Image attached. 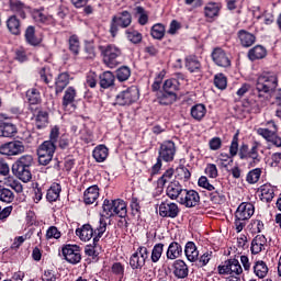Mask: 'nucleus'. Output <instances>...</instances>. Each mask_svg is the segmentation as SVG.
Instances as JSON below:
<instances>
[{
	"instance_id": "obj_1",
	"label": "nucleus",
	"mask_w": 281,
	"mask_h": 281,
	"mask_svg": "<svg viewBox=\"0 0 281 281\" xmlns=\"http://www.w3.org/2000/svg\"><path fill=\"white\" fill-rule=\"evenodd\" d=\"M278 87V76L273 72H262L256 83L258 97L262 98V93H269Z\"/></svg>"
},
{
	"instance_id": "obj_2",
	"label": "nucleus",
	"mask_w": 281,
	"mask_h": 281,
	"mask_svg": "<svg viewBox=\"0 0 281 281\" xmlns=\"http://www.w3.org/2000/svg\"><path fill=\"white\" fill-rule=\"evenodd\" d=\"M177 199L178 203L184 207H196L201 201L199 192L194 190L181 189L180 186L177 188Z\"/></svg>"
},
{
	"instance_id": "obj_3",
	"label": "nucleus",
	"mask_w": 281,
	"mask_h": 281,
	"mask_svg": "<svg viewBox=\"0 0 281 281\" xmlns=\"http://www.w3.org/2000/svg\"><path fill=\"white\" fill-rule=\"evenodd\" d=\"M102 210L103 213L99 222L100 224L94 231V234H97L98 238H102L104 232H106V223L104 222V218H111V216H115V200H104Z\"/></svg>"
},
{
	"instance_id": "obj_4",
	"label": "nucleus",
	"mask_w": 281,
	"mask_h": 281,
	"mask_svg": "<svg viewBox=\"0 0 281 281\" xmlns=\"http://www.w3.org/2000/svg\"><path fill=\"white\" fill-rule=\"evenodd\" d=\"M101 53L103 56V63L106 64L111 69L117 67V58L122 56V49L115 44H109L106 46H101Z\"/></svg>"
},
{
	"instance_id": "obj_5",
	"label": "nucleus",
	"mask_w": 281,
	"mask_h": 281,
	"mask_svg": "<svg viewBox=\"0 0 281 281\" xmlns=\"http://www.w3.org/2000/svg\"><path fill=\"white\" fill-rule=\"evenodd\" d=\"M137 100H139V89H137L135 86H132L126 90L121 91L116 95L115 102L119 104V106H128L134 102H137Z\"/></svg>"
},
{
	"instance_id": "obj_6",
	"label": "nucleus",
	"mask_w": 281,
	"mask_h": 281,
	"mask_svg": "<svg viewBox=\"0 0 281 281\" xmlns=\"http://www.w3.org/2000/svg\"><path fill=\"white\" fill-rule=\"evenodd\" d=\"M148 260V248L139 246L130 257V267L133 271H142Z\"/></svg>"
},
{
	"instance_id": "obj_7",
	"label": "nucleus",
	"mask_w": 281,
	"mask_h": 281,
	"mask_svg": "<svg viewBox=\"0 0 281 281\" xmlns=\"http://www.w3.org/2000/svg\"><path fill=\"white\" fill-rule=\"evenodd\" d=\"M54 153H56V146L52 142H44L37 148L38 162L41 166H47L54 159Z\"/></svg>"
},
{
	"instance_id": "obj_8",
	"label": "nucleus",
	"mask_w": 281,
	"mask_h": 281,
	"mask_svg": "<svg viewBox=\"0 0 281 281\" xmlns=\"http://www.w3.org/2000/svg\"><path fill=\"white\" fill-rule=\"evenodd\" d=\"M25 153V145L21 140H12L0 146V155L14 157Z\"/></svg>"
},
{
	"instance_id": "obj_9",
	"label": "nucleus",
	"mask_w": 281,
	"mask_h": 281,
	"mask_svg": "<svg viewBox=\"0 0 281 281\" xmlns=\"http://www.w3.org/2000/svg\"><path fill=\"white\" fill-rule=\"evenodd\" d=\"M132 21H133V19L128 11H123L119 15H115L112 19V24H111V29H110L111 35L113 37H115V35L117 34V26L119 27H128V25H131Z\"/></svg>"
},
{
	"instance_id": "obj_10",
	"label": "nucleus",
	"mask_w": 281,
	"mask_h": 281,
	"mask_svg": "<svg viewBox=\"0 0 281 281\" xmlns=\"http://www.w3.org/2000/svg\"><path fill=\"white\" fill-rule=\"evenodd\" d=\"M198 186L200 188H203L204 190H207L211 193V199L215 203H218V201H223L225 199V195H223V191L221 189H216L214 184L210 183V180H207V177L202 176L198 180Z\"/></svg>"
},
{
	"instance_id": "obj_11",
	"label": "nucleus",
	"mask_w": 281,
	"mask_h": 281,
	"mask_svg": "<svg viewBox=\"0 0 281 281\" xmlns=\"http://www.w3.org/2000/svg\"><path fill=\"white\" fill-rule=\"evenodd\" d=\"M61 251L65 260H67V262L70 265H78V262L82 260V256L80 255V247L77 245H66Z\"/></svg>"
},
{
	"instance_id": "obj_12",
	"label": "nucleus",
	"mask_w": 281,
	"mask_h": 281,
	"mask_svg": "<svg viewBox=\"0 0 281 281\" xmlns=\"http://www.w3.org/2000/svg\"><path fill=\"white\" fill-rule=\"evenodd\" d=\"M212 60L217 65V67H223L224 69H227V67H232V59L229 58V55L221 48L217 47L212 52Z\"/></svg>"
},
{
	"instance_id": "obj_13",
	"label": "nucleus",
	"mask_w": 281,
	"mask_h": 281,
	"mask_svg": "<svg viewBox=\"0 0 281 281\" xmlns=\"http://www.w3.org/2000/svg\"><path fill=\"white\" fill-rule=\"evenodd\" d=\"M76 95H78V92L76 91V88L68 87L64 93L61 106L64 111H76Z\"/></svg>"
},
{
	"instance_id": "obj_14",
	"label": "nucleus",
	"mask_w": 281,
	"mask_h": 281,
	"mask_svg": "<svg viewBox=\"0 0 281 281\" xmlns=\"http://www.w3.org/2000/svg\"><path fill=\"white\" fill-rule=\"evenodd\" d=\"M5 120H10V116L0 114V135L1 137H14L16 135V125L10 122H5Z\"/></svg>"
},
{
	"instance_id": "obj_15",
	"label": "nucleus",
	"mask_w": 281,
	"mask_h": 281,
	"mask_svg": "<svg viewBox=\"0 0 281 281\" xmlns=\"http://www.w3.org/2000/svg\"><path fill=\"white\" fill-rule=\"evenodd\" d=\"M254 212H256L254 204L249 202H243L235 212V218L248 221L251 218V216H254Z\"/></svg>"
},
{
	"instance_id": "obj_16",
	"label": "nucleus",
	"mask_w": 281,
	"mask_h": 281,
	"mask_svg": "<svg viewBox=\"0 0 281 281\" xmlns=\"http://www.w3.org/2000/svg\"><path fill=\"white\" fill-rule=\"evenodd\" d=\"M175 142L167 140L160 146L159 159L164 161H172L175 159Z\"/></svg>"
},
{
	"instance_id": "obj_17",
	"label": "nucleus",
	"mask_w": 281,
	"mask_h": 281,
	"mask_svg": "<svg viewBox=\"0 0 281 281\" xmlns=\"http://www.w3.org/2000/svg\"><path fill=\"white\" fill-rule=\"evenodd\" d=\"M276 190L277 188L269 183L262 184L259 188L261 201L263 203H271L273 201V198L276 196Z\"/></svg>"
},
{
	"instance_id": "obj_18",
	"label": "nucleus",
	"mask_w": 281,
	"mask_h": 281,
	"mask_svg": "<svg viewBox=\"0 0 281 281\" xmlns=\"http://www.w3.org/2000/svg\"><path fill=\"white\" fill-rule=\"evenodd\" d=\"M100 198V189L98 186L89 187L83 193V202L86 205H93Z\"/></svg>"
},
{
	"instance_id": "obj_19",
	"label": "nucleus",
	"mask_w": 281,
	"mask_h": 281,
	"mask_svg": "<svg viewBox=\"0 0 281 281\" xmlns=\"http://www.w3.org/2000/svg\"><path fill=\"white\" fill-rule=\"evenodd\" d=\"M268 126L269 127H266V128L259 127L257 130L258 135L263 137V139H266L267 142H269L270 139H273V135L278 133V125H276V122L269 121Z\"/></svg>"
},
{
	"instance_id": "obj_20",
	"label": "nucleus",
	"mask_w": 281,
	"mask_h": 281,
	"mask_svg": "<svg viewBox=\"0 0 281 281\" xmlns=\"http://www.w3.org/2000/svg\"><path fill=\"white\" fill-rule=\"evenodd\" d=\"M186 68L190 74H201V61L199 60V57L194 55H189L184 59Z\"/></svg>"
},
{
	"instance_id": "obj_21",
	"label": "nucleus",
	"mask_w": 281,
	"mask_h": 281,
	"mask_svg": "<svg viewBox=\"0 0 281 281\" xmlns=\"http://www.w3.org/2000/svg\"><path fill=\"white\" fill-rule=\"evenodd\" d=\"M267 247V237L265 235H257L252 241L250 251L251 254H260V251H265V248Z\"/></svg>"
},
{
	"instance_id": "obj_22",
	"label": "nucleus",
	"mask_w": 281,
	"mask_h": 281,
	"mask_svg": "<svg viewBox=\"0 0 281 281\" xmlns=\"http://www.w3.org/2000/svg\"><path fill=\"white\" fill-rule=\"evenodd\" d=\"M0 183H2L3 187L5 186L7 188H12V190H14V192L18 194L23 192V184H21V182H19V180H16L13 176L4 177L2 180H0Z\"/></svg>"
},
{
	"instance_id": "obj_23",
	"label": "nucleus",
	"mask_w": 281,
	"mask_h": 281,
	"mask_svg": "<svg viewBox=\"0 0 281 281\" xmlns=\"http://www.w3.org/2000/svg\"><path fill=\"white\" fill-rule=\"evenodd\" d=\"M24 36L26 43H29V45H32L33 47L41 45V43L43 42V38L36 35V30L34 29V26H27Z\"/></svg>"
},
{
	"instance_id": "obj_24",
	"label": "nucleus",
	"mask_w": 281,
	"mask_h": 281,
	"mask_svg": "<svg viewBox=\"0 0 281 281\" xmlns=\"http://www.w3.org/2000/svg\"><path fill=\"white\" fill-rule=\"evenodd\" d=\"M238 38L240 41V45H243V47H251V45H254V43H256V35L245 31V30H240L238 31Z\"/></svg>"
},
{
	"instance_id": "obj_25",
	"label": "nucleus",
	"mask_w": 281,
	"mask_h": 281,
	"mask_svg": "<svg viewBox=\"0 0 281 281\" xmlns=\"http://www.w3.org/2000/svg\"><path fill=\"white\" fill-rule=\"evenodd\" d=\"M184 254L189 262H196L199 260V249L193 241H188L184 247Z\"/></svg>"
},
{
	"instance_id": "obj_26",
	"label": "nucleus",
	"mask_w": 281,
	"mask_h": 281,
	"mask_svg": "<svg viewBox=\"0 0 281 281\" xmlns=\"http://www.w3.org/2000/svg\"><path fill=\"white\" fill-rule=\"evenodd\" d=\"M12 172L20 179V181H23L24 183H27L32 180V171L27 168L23 167H13L12 166Z\"/></svg>"
},
{
	"instance_id": "obj_27",
	"label": "nucleus",
	"mask_w": 281,
	"mask_h": 281,
	"mask_svg": "<svg viewBox=\"0 0 281 281\" xmlns=\"http://www.w3.org/2000/svg\"><path fill=\"white\" fill-rule=\"evenodd\" d=\"M69 80H71V77L67 72H61L55 82L56 93H63L69 85Z\"/></svg>"
},
{
	"instance_id": "obj_28",
	"label": "nucleus",
	"mask_w": 281,
	"mask_h": 281,
	"mask_svg": "<svg viewBox=\"0 0 281 281\" xmlns=\"http://www.w3.org/2000/svg\"><path fill=\"white\" fill-rule=\"evenodd\" d=\"M76 235L80 238V240L87 243L93 238V228L91 227V225L86 224L81 228H78L76 231Z\"/></svg>"
},
{
	"instance_id": "obj_29",
	"label": "nucleus",
	"mask_w": 281,
	"mask_h": 281,
	"mask_svg": "<svg viewBox=\"0 0 281 281\" xmlns=\"http://www.w3.org/2000/svg\"><path fill=\"white\" fill-rule=\"evenodd\" d=\"M7 27L14 36H19V34H21V21L14 15L7 20Z\"/></svg>"
},
{
	"instance_id": "obj_30",
	"label": "nucleus",
	"mask_w": 281,
	"mask_h": 281,
	"mask_svg": "<svg viewBox=\"0 0 281 281\" xmlns=\"http://www.w3.org/2000/svg\"><path fill=\"white\" fill-rule=\"evenodd\" d=\"M92 155L98 164H102V161H106V157H109V148L104 145H99L93 149Z\"/></svg>"
},
{
	"instance_id": "obj_31",
	"label": "nucleus",
	"mask_w": 281,
	"mask_h": 281,
	"mask_svg": "<svg viewBox=\"0 0 281 281\" xmlns=\"http://www.w3.org/2000/svg\"><path fill=\"white\" fill-rule=\"evenodd\" d=\"M254 273L257 278H267V273H269V267L267 266V262L262 260H258L254 265Z\"/></svg>"
},
{
	"instance_id": "obj_32",
	"label": "nucleus",
	"mask_w": 281,
	"mask_h": 281,
	"mask_svg": "<svg viewBox=\"0 0 281 281\" xmlns=\"http://www.w3.org/2000/svg\"><path fill=\"white\" fill-rule=\"evenodd\" d=\"M207 113V109L205 105L199 103L191 108V117L193 120H196V122H201L205 117V114Z\"/></svg>"
},
{
	"instance_id": "obj_33",
	"label": "nucleus",
	"mask_w": 281,
	"mask_h": 281,
	"mask_svg": "<svg viewBox=\"0 0 281 281\" xmlns=\"http://www.w3.org/2000/svg\"><path fill=\"white\" fill-rule=\"evenodd\" d=\"M115 85V76L111 71H105L100 76V87L109 89Z\"/></svg>"
},
{
	"instance_id": "obj_34",
	"label": "nucleus",
	"mask_w": 281,
	"mask_h": 281,
	"mask_svg": "<svg viewBox=\"0 0 281 281\" xmlns=\"http://www.w3.org/2000/svg\"><path fill=\"white\" fill-rule=\"evenodd\" d=\"M128 209H126V202L124 200H114V216L120 218H126Z\"/></svg>"
},
{
	"instance_id": "obj_35",
	"label": "nucleus",
	"mask_w": 281,
	"mask_h": 281,
	"mask_svg": "<svg viewBox=\"0 0 281 281\" xmlns=\"http://www.w3.org/2000/svg\"><path fill=\"white\" fill-rule=\"evenodd\" d=\"M61 191L63 189L60 188L59 183H53L46 194L47 201H49L50 203H54V201H58Z\"/></svg>"
},
{
	"instance_id": "obj_36",
	"label": "nucleus",
	"mask_w": 281,
	"mask_h": 281,
	"mask_svg": "<svg viewBox=\"0 0 281 281\" xmlns=\"http://www.w3.org/2000/svg\"><path fill=\"white\" fill-rule=\"evenodd\" d=\"M265 56H267V49L261 45H257L248 52V58L250 60H260L265 58Z\"/></svg>"
},
{
	"instance_id": "obj_37",
	"label": "nucleus",
	"mask_w": 281,
	"mask_h": 281,
	"mask_svg": "<svg viewBox=\"0 0 281 281\" xmlns=\"http://www.w3.org/2000/svg\"><path fill=\"white\" fill-rule=\"evenodd\" d=\"M218 12H221V4L216 2H209L204 8V14L207 19L218 16Z\"/></svg>"
},
{
	"instance_id": "obj_38",
	"label": "nucleus",
	"mask_w": 281,
	"mask_h": 281,
	"mask_svg": "<svg viewBox=\"0 0 281 281\" xmlns=\"http://www.w3.org/2000/svg\"><path fill=\"white\" fill-rule=\"evenodd\" d=\"M26 99L29 104H41V91L36 88H31L26 91Z\"/></svg>"
},
{
	"instance_id": "obj_39",
	"label": "nucleus",
	"mask_w": 281,
	"mask_h": 281,
	"mask_svg": "<svg viewBox=\"0 0 281 281\" xmlns=\"http://www.w3.org/2000/svg\"><path fill=\"white\" fill-rule=\"evenodd\" d=\"M34 164V158L32 157V155H24L22 157H20L15 164L13 165V167L15 168H26L30 169V167Z\"/></svg>"
},
{
	"instance_id": "obj_40",
	"label": "nucleus",
	"mask_w": 281,
	"mask_h": 281,
	"mask_svg": "<svg viewBox=\"0 0 281 281\" xmlns=\"http://www.w3.org/2000/svg\"><path fill=\"white\" fill-rule=\"evenodd\" d=\"M157 100L159 102V104H172V102H175V100H177V94H172V93H166L165 91L161 92H157Z\"/></svg>"
},
{
	"instance_id": "obj_41",
	"label": "nucleus",
	"mask_w": 281,
	"mask_h": 281,
	"mask_svg": "<svg viewBox=\"0 0 281 281\" xmlns=\"http://www.w3.org/2000/svg\"><path fill=\"white\" fill-rule=\"evenodd\" d=\"M0 201L2 203H12L14 201V192L0 184Z\"/></svg>"
},
{
	"instance_id": "obj_42",
	"label": "nucleus",
	"mask_w": 281,
	"mask_h": 281,
	"mask_svg": "<svg viewBox=\"0 0 281 281\" xmlns=\"http://www.w3.org/2000/svg\"><path fill=\"white\" fill-rule=\"evenodd\" d=\"M165 35H166V26H164V24L158 23L151 27L153 38H156L157 41H161V38H164Z\"/></svg>"
},
{
	"instance_id": "obj_43",
	"label": "nucleus",
	"mask_w": 281,
	"mask_h": 281,
	"mask_svg": "<svg viewBox=\"0 0 281 281\" xmlns=\"http://www.w3.org/2000/svg\"><path fill=\"white\" fill-rule=\"evenodd\" d=\"M33 19L36 23H52V16L44 14L42 10H34Z\"/></svg>"
},
{
	"instance_id": "obj_44",
	"label": "nucleus",
	"mask_w": 281,
	"mask_h": 281,
	"mask_svg": "<svg viewBox=\"0 0 281 281\" xmlns=\"http://www.w3.org/2000/svg\"><path fill=\"white\" fill-rule=\"evenodd\" d=\"M69 49L74 56H78V54H80V40L78 36L72 35L69 37Z\"/></svg>"
},
{
	"instance_id": "obj_45",
	"label": "nucleus",
	"mask_w": 281,
	"mask_h": 281,
	"mask_svg": "<svg viewBox=\"0 0 281 281\" xmlns=\"http://www.w3.org/2000/svg\"><path fill=\"white\" fill-rule=\"evenodd\" d=\"M243 267L237 259H229V276H240Z\"/></svg>"
},
{
	"instance_id": "obj_46",
	"label": "nucleus",
	"mask_w": 281,
	"mask_h": 281,
	"mask_svg": "<svg viewBox=\"0 0 281 281\" xmlns=\"http://www.w3.org/2000/svg\"><path fill=\"white\" fill-rule=\"evenodd\" d=\"M258 143H254L252 147L248 150V159H252L254 166L260 164V154H258Z\"/></svg>"
},
{
	"instance_id": "obj_47",
	"label": "nucleus",
	"mask_w": 281,
	"mask_h": 281,
	"mask_svg": "<svg viewBox=\"0 0 281 281\" xmlns=\"http://www.w3.org/2000/svg\"><path fill=\"white\" fill-rule=\"evenodd\" d=\"M164 92L165 93H171L173 95H177V80L175 79H169L166 80L164 86H162Z\"/></svg>"
},
{
	"instance_id": "obj_48",
	"label": "nucleus",
	"mask_w": 281,
	"mask_h": 281,
	"mask_svg": "<svg viewBox=\"0 0 281 281\" xmlns=\"http://www.w3.org/2000/svg\"><path fill=\"white\" fill-rule=\"evenodd\" d=\"M260 175H262L261 168L252 169L248 172L246 181L248 183H258V181H260Z\"/></svg>"
},
{
	"instance_id": "obj_49",
	"label": "nucleus",
	"mask_w": 281,
	"mask_h": 281,
	"mask_svg": "<svg viewBox=\"0 0 281 281\" xmlns=\"http://www.w3.org/2000/svg\"><path fill=\"white\" fill-rule=\"evenodd\" d=\"M47 120H48V115L47 112H38L36 117H35V126H37V128H45V126H47Z\"/></svg>"
},
{
	"instance_id": "obj_50",
	"label": "nucleus",
	"mask_w": 281,
	"mask_h": 281,
	"mask_svg": "<svg viewBox=\"0 0 281 281\" xmlns=\"http://www.w3.org/2000/svg\"><path fill=\"white\" fill-rule=\"evenodd\" d=\"M164 254V244H156L151 250V262H159Z\"/></svg>"
},
{
	"instance_id": "obj_51",
	"label": "nucleus",
	"mask_w": 281,
	"mask_h": 281,
	"mask_svg": "<svg viewBox=\"0 0 281 281\" xmlns=\"http://www.w3.org/2000/svg\"><path fill=\"white\" fill-rule=\"evenodd\" d=\"M177 278H178V280L188 278V266L186 265V262L183 260L177 261Z\"/></svg>"
},
{
	"instance_id": "obj_52",
	"label": "nucleus",
	"mask_w": 281,
	"mask_h": 281,
	"mask_svg": "<svg viewBox=\"0 0 281 281\" xmlns=\"http://www.w3.org/2000/svg\"><path fill=\"white\" fill-rule=\"evenodd\" d=\"M116 78L120 80V82L126 81L128 78H131V68L123 66L116 70Z\"/></svg>"
},
{
	"instance_id": "obj_53",
	"label": "nucleus",
	"mask_w": 281,
	"mask_h": 281,
	"mask_svg": "<svg viewBox=\"0 0 281 281\" xmlns=\"http://www.w3.org/2000/svg\"><path fill=\"white\" fill-rule=\"evenodd\" d=\"M249 229L251 234H260L265 229V223H262L260 220H251Z\"/></svg>"
},
{
	"instance_id": "obj_54",
	"label": "nucleus",
	"mask_w": 281,
	"mask_h": 281,
	"mask_svg": "<svg viewBox=\"0 0 281 281\" xmlns=\"http://www.w3.org/2000/svg\"><path fill=\"white\" fill-rule=\"evenodd\" d=\"M214 85L217 89H227V77L223 74L215 75L214 77Z\"/></svg>"
},
{
	"instance_id": "obj_55",
	"label": "nucleus",
	"mask_w": 281,
	"mask_h": 281,
	"mask_svg": "<svg viewBox=\"0 0 281 281\" xmlns=\"http://www.w3.org/2000/svg\"><path fill=\"white\" fill-rule=\"evenodd\" d=\"M173 176H175V169L167 170L162 175V177L157 181L158 188H164V186H166V183H168V181H170V179H172Z\"/></svg>"
},
{
	"instance_id": "obj_56",
	"label": "nucleus",
	"mask_w": 281,
	"mask_h": 281,
	"mask_svg": "<svg viewBox=\"0 0 281 281\" xmlns=\"http://www.w3.org/2000/svg\"><path fill=\"white\" fill-rule=\"evenodd\" d=\"M262 19L265 25H271L274 21L273 12L272 11H263L260 15L257 16V20L260 21Z\"/></svg>"
},
{
	"instance_id": "obj_57",
	"label": "nucleus",
	"mask_w": 281,
	"mask_h": 281,
	"mask_svg": "<svg viewBox=\"0 0 281 281\" xmlns=\"http://www.w3.org/2000/svg\"><path fill=\"white\" fill-rule=\"evenodd\" d=\"M60 236H63V235H61L60 231H58V227H56V226H50L46 231V239L47 240H52V238H55V240H58V238H60Z\"/></svg>"
},
{
	"instance_id": "obj_58",
	"label": "nucleus",
	"mask_w": 281,
	"mask_h": 281,
	"mask_svg": "<svg viewBox=\"0 0 281 281\" xmlns=\"http://www.w3.org/2000/svg\"><path fill=\"white\" fill-rule=\"evenodd\" d=\"M127 38L131 41V43L137 44L142 43V33L135 31V30H128L126 31Z\"/></svg>"
},
{
	"instance_id": "obj_59",
	"label": "nucleus",
	"mask_w": 281,
	"mask_h": 281,
	"mask_svg": "<svg viewBox=\"0 0 281 281\" xmlns=\"http://www.w3.org/2000/svg\"><path fill=\"white\" fill-rule=\"evenodd\" d=\"M238 135L237 132L232 139L231 146H229V155L231 157H236L238 155Z\"/></svg>"
},
{
	"instance_id": "obj_60",
	"label": "nucleus",
	"mask_w": 281,
	"mask_h": 281,
	"mask_svg": "<svg viewBox=\"0 0 281 281\" xmlns=\"http://www.w3.org/2000/svg\"><path fill=\"white\" fill-rule=\"evenodd\" d=\"M205 175H207L210 179H216V177H218V168H216V165L214 164L206 165Z\"/></svg>"
},
{
	"instance_id": "obj_61",
	"label": "nucleus",
	"mask_w": 281,
	"mask_h": 281,
	"mask_svg": "<svg viewBox=\"0 0 281 281\" xmlns=\"http://www.w3.org/2000/svg\"><path fill=\"white\" fill-rule=\"evenodd\" d=\"M111 271L114 273V276L124 278V265H122V262H114L111 267Z\"/></svg>"
},
{
	"instance_id": "obj_62",
	"label": "nucleus",
	"mask_w": 281,
	"mask_h": 281,
	"mask_svg": "<svg viewBox=\"0 0 281 281\" xmlns=\"http://www.w3.org/2000/svg\"><path fill=\"white\" fill-rule=\"evenodd\" d=\"M9 5L12 12H21L25 8V4L21 0H9Z\"/></svg>"
},
{
	"instance_id": "obj_63",
	"label": "nucleus",
	"mask_w": 281,
	"mask_h": 281,
	"mask_svg": "<svg viewBox=\"0 0 281 281\" xmlns=\"http://www.w3.org/2000/svg\"><path fill=\"white\" fill-rule=\"evenodd\" d=\"M136 12L139 14L138 23L140 25H146L148 23V15L146 14V11L142 7H137Z\"/></svg>"
},
{
	"instance_id": "obj_64",
	"label": "nucleus",
	"mask_w": 281,
	"mask_h": 281,
	"mask_svg": "<svg viewBox=\"0 0 281 281\" xmlns=\"http://www.w3.org/2000/svg\"><path fill=\"white\" fill-rule=\"evenodd\" d=\"M42 280L43 281H56L57 280L56 272H54L53 270H45L42 276Z\"/></svg>"
}]
</instances>
